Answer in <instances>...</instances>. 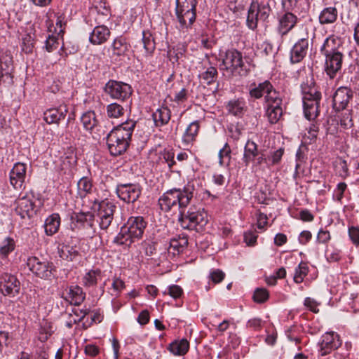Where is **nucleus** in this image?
<instances>
[{"label":"nucleus","instance_id":"obj_1","mask_svg":"<svg viewBox=\"0 0 359 359\" xmlns=\"http://www.w3.org/2000/svg\"><path fill=\"white\" fill-rule=\"evenodd\" d=\"M194 191V187L190 184L184 186L182 189L168 190L159 198L158 203L161 209L165 212L177 207L180 210L179 222L181 226L198 231L207 224L208 214L203 209L195 207L186 210L193 198Z\"/></svg>","mask_w":359,"mask_h":359},{"label":"nucleus","instance_id":"obj_2","mask_svg":"<svg viewBox=\"0 0 359 359\" xmlns=\"http://www.w3.org/2000/svg\"><path fill=\"white\" fill-rule=\"evenodd\" d=\"M135 126L133 121L126 122L116 126L107 135V144L111 155H121L126 151Z\"/></svg>","mask_w":359,"mask_h":359},{"label":"nucleus","instance_id":"obj_3","mask_svg":"<svg viewBox=\"0 0 359 359\" xmlns=\"http://www.w3.org/2000/svg\"><path fill=\"white\" fill-rule=\"evenodd\" d=\"M146 226L147 222L142 217H130L121 227L114 242L129 247L133 243L142 238Z\"/></svg>","mask_w":359,"mask_h":359},{"label":"nucleus","instance_id":"obj_4","mask_svg":"<svg viewBox=\"0 0 359 359\" xmlns=\"http://www.w3.org/2000/svg\"><path fill=\"white\" fill-rule=\"evenodd\" d=\"M222 62L219 64V69L226 76H246L248 69L243 60L241 52L231 48L224 53H219Z\"/></svg>","mask_w":359,"mask_h":359},{"label":"nucleus","instance_id":"obj_5","mask_svg":"<svg viewBox=\"0 0 359 359\" xmlns=\"http://www.w3.org/2000/svg\"><path fill=\"white\" fill-rule=\"evenodd\" d=\"M273 2L274 0H252L247 16V25L250 29L257 28L259 19L265 21L269 17Z\"/></svg>","mask_w":359,"mask_h":359},{"label":"nucleus","instance_id":"obj_6","mask_svg":"<svg viewBox=\"0 0 359 359\" xmlns=\"http://www.w3.org/2000/svg\"><path fill=\"white\" fill-rule=\"evenodd\" d=\"M116 207L107 201H95L91 206V220H96L102 229H106L111 224Z\"/></svg>","mask_w":359,"mask_h":359},{"label":"nucleus","instance_id":"obj_7","mask_svg":"<svg viewBox=\"0 0 359 359\" xmlns=\"http://www.w3.org/2000/svg\"><path fill=\"white\" fill-rule=\"evenodd\" d=\"M27 265L35 276L41 278L50 279L53 276V263L45 258L30 257L27 259Z\"/></svg>","mask_w":359,"mask_h":359},{"label":"nucleus","instance_id":"obj_8","mask_svg":"<svg viewBox=\"0 0 359 359\" xmlns=\"http://www.w3.org/2000/svg\"><path fill=\"white\" fill-rule=\"evenodd\" d=\"M321 99L320 91H304L303 95L304 113L308 120H312L318 115V104Z\"/></svg>","mask_w":359,"mask_h":359},{"label":"nucleus","instance_id":"obj_9","mask_svg":"<svg viewBox=\"0 0 359 359\" xmlns=\"http://www.w3.org/2000/svg\"><path fill=\"white\" fill-rule=\"evenodd\" d=\"M20 282L15 276L4 273L0 276V292L4 296L14 297L20 293Z\"/></svg>","mask_w":359,"mask_h":359},{"label":"nucleus","instance_id":"obj_10","mask_svg":"<svg viewBox=\"0 0 359 359\" xmlns=\"http://www.w3.org/2000/svg\"><path fill=\"white\" fill-rule=\"evenodd\" d=\"M118 198L126 203H134L141 194V187L137 184H120L116 189Z\"/></svg>","mask_w":359,"mask_h":359},{"label":"nucleus","instance_id":"obj_11","mask_svg":"<svg viewBox=\"0 0 359 359\" xmlns=\"http://www.w3.org/2000/svg\"><path fill=\"white\" fill-rule=\"evenodd\" d=\"M298 18L294 13H281L277 18L276 30L279 35H287L296 26Z\"/></svg>","mask_w":359,"mask_h":359},{"label":"nucleus","instance_id":"obj_12","mask_svg":"<svg viewBox=\"0 0 359 359\" xmlns=\"http://www.w3.org/2000/svg\"><path fill=\"white\" fill-rule=\"evenodd\" d=\"M32 198V196L26 195L15 200V210L21 218H31L35 215V205Z\"/></svg>","mask_w":359,"mask_h":359},{"label":"nucleus","instance_id":"obj_13","mask_svg":"<svg viewBox=\"0 0 359 359\" xmlns=\"http://www.w3.org/2000/svg\"><path fill=\"white\" fill-rule=\"evenodd\" d=\"M341 345V341L338 334L334 332H325L320 342V353L325 355L332 351L337 349Z\"/></svg>","mask_w":359,"mask_h":359},{"label":"nucleus","instance_id":"obj_14","mask_svg":"<svg viewBox=\"0 0 359 359\" xmlns=\"http://www.w3.org/2000/svg\"><path fill=\"white\" fill-rule=\"evenodd\" d=\"M27 174V164L15 163L9 172L10 184L15 189H20L23 186Z\"/></svg>","mask_w":359,"mask_h":359},{"label":"nucleus","instance_id":"obj_15","mask_svg":"<svg viewBox=\"0 0 359 359\" xmlns=\"http://www.w3.org/2000/svg\"><path fill=\"white\" fill-rule=\"evenodd\" d=\"M12 62V57L8 55L0 57V86L4 88H9L13 83L11 73Z\"/></svg>","mask_w":359,"mask_h":359},{"label":"nucleus","instance_id":"obj_16","mask_svg":"<svg viewBox=\"0 0 359 359\" xmlns=\"http://www.w3.org/2000/svg\"><path fill=\"white\" fill-rule=\"evenodd\" d=\"M325 69L327 74L332 79L341 69L343 54L341 52H336L333 54L325 55Z\"/></svg>","mask_w":359,"mask_h":359},{"label":"nucleus","instance_id":"obj_17","mask_svg":"<svg viewBox=\"0 0 359 359\" xmlns=\"http://www.w3.org/2000/svg\"><path fill=\"white\" fill-rule=\"evenodd\" d=\"M83 208L79 212H73L69 217L70 228L73 231L83 229L88 224V216L90 212L88 204H82Z\"/></svg>","mask_w":359,"mask_h":359},{"label":"nucleus","instance_id":"obj_18","mask_svg":"<svg viewBox=\"0 0 359 359\" xmlns=\"http://www.w3.org/2000/svg\"><path fill=\"white\" fill-rule=\"evenodd\" d=\"M175 13L180 29H187L196 20V8H175Z\"/></svg>","mask_w":359,"mask_h":359},{"label":"nucleus","instance_id":"obj_19","mask_svg":"<svg viewBox=\"0 0 359 359\" xmlns=\"http://www.w3.org/2000/svg\"><path fill=\"white\" fill-rule=\"evenodd\" d=\"M309 47L307 39L302 38L294 43L290 50V61L292 63L300 62L306 55Z\"/></svg>","mask_w":359,"mask_h":359},{"label":"nucleus","instance_id":"obj_20","mask_svg":"<svg viewBox=\"0 0 359 359\" xmlns=\"http://www.w3.org/2000/svg\"><path fill=\"white\" fill-rule=\"evenodd\" d=\"M62 298L70 304L79 305L84 299V295L81 287L77 285L67 287L62 292Z\"/></svg>","mask_w":359,"mask_h":359},{"label":"nucleus","instance_id":"obj_21","mask_svg":"<svg viewBox=\"0 0 359 359\" xmlns=\"http://www.w3.org/2000/svg\"><path fill=\"white\" fill-rule=\"evenodd\" d=\"M217 73V69L213 67H210L201 75L200 83L203 88H208L209 90L215 88L217 90L219 84L215 81Z\"/></svg>","mask_w":359,"mask_h":359},{"label":"nucleus","instance_id":"obj_22","mask_svg":"<svg viewBox=\"0 0 359 359\" xmlns=\"http://www.w3.org/2000/svg\"><path fill=\"white\" fill-rule=\"evenodd\" d=\"M341 45L340 39L334 36H331L325 40L323 46L320 48V52L324 55L333 54L336 52H341Z\"/></svg>","mask_w":359,"mask_h":359},{"label":"nucleus","instance_id":"obj_23","mask_svg":"<svg viewBox=\"0 0 359 359\" xmlns=\"http://www.w3.org/2000/svg\"><path fill=\"white\" fill-rule=\"evenodd\" d=\"M259 154L260 151L258 150L257 145L253 141L248 140L245 144L243 157L245 165L248 166Z\"/></svg>","mask_w":359,"mask_h":359},{"label":"nucleus","instance_id":"obj_24","mask_svg":"<svg viewBox=\"0 0 359 359\" xmlns=\"http://www.w3.org/2000/svg\"><path fill=\"white\" fill-rule=\"evenodd\" d=\"M351 96L352 91H335L332 97L334 108L338 111L345 109Z\"/></svg>","mask_w":359,"mask_h":359},{"label":"nucleus","instance_id":"obj_25","mask_svg":"<svg viewBox=\"0 0 359 359\" xmlns=\"http://www.w3.org/2000/svg\"><path fill=\"white\" fill-rule=\"evenodd\" d=\"M60 226V217L57 213L49 215L45 220V233L48 236H53L57 232Z\"/></svg>","mask_w":359,"mask_h":359},{"label":"nucleus","instance_id":"obj_26","mask_svg":"<svg viewBox=\"0 0 359 359\" xmlns=\"http://www.w3.org/2000/svg\"><path fill=\"white\" fill-rule=\"evenodd\" d=\"M199 128L200 125L198 121H195L188 126L182 138L184 146L189 145L196 140Z\"/></svg>","mask_w":359,"mask_h":359},{"label":"nucleus","instance_id":"obj_27","mask_svg":"<svg viewBox=\"0 0 359 359\" xmlns=\"http://www.w3.org/2000/svg\"><path fill=\"white\" fill-rule=\"evenodd\" d=\"M170 110L168 107H161L152 114L154 125L161 127L168 123L170 119Z\"/></svg>","mask_w":359,"mask_h":359},{"label":"nucleus","instance_id":"obj_28","mask_svg":"<svg viewBox=\"0 0 359 359\" xmlns=\"http://www.w3.org/2000/svg\"><path fill=\"white\" fill-rule=\"evenodd\" d=\"M109 30L105 26H97L91 32V43L101 44L107 41Z\"/></svg>","mask_w":359,"mask_h":359},{"label":"nucleus","instance_id":"obj_29","mask_svg":"<svg viewBox=\"0 0 359 359\" xmlns=\"http://www.w3.org/2000/svg\"><path fill=\"white\" fill-rule=\"evenodd\" d=\"M90 193V180L88 177H83L78 182V194L81 200V204L90 203L88 194Z\"/></svg>","mask_w":359,"mask_h":359},{"label":"nucleus","instance_id":"obj_30","mask_svg":"<svg viewBox=\"0 0 359 359\" xmlns=\"http://www.w3.org/2000/svg\"><path fill=\"white\" fill-rule=\"evenodd\" d=\"M189 348V343L186 339L172 342L168 347L169 351L175 355H184Z\"/></svg>","mask_w":359,"mask_h":359},{"label":"nucleus","instance_id":"obj_31","mask_svg":"<svg viewBox=\"0 0 359 359\" xmlns=\"http://www.w3.org/2000/svg\"><path fill=\"white\" fill-rule=\"evenodd\" d=\"M66 112L67 109H65L63 111L62 108H60V109H48L44 113L43 118L45 121L48 124L57 123L60 120L65 118Z\"/></svg>","mask_w":359,"mask_h":359},{"label":"nucleus","instance_id":"obj_32","mask_svg":"<svg viewBox=\"0 0 359 359\" xmlns=\"http://www.w3.org/2000/svg\"><path fill=\"white\" fill-rule=\"evenodd\" d=\"M338 15L337 10L334 7L324 8L319 15L320 24H330L336 21Z\"/></svg>","mask_w":359,"mask_h":359},{"label":"nucleus","instance_id":"obj_33","mask_svg":"<svg viewBox=\"0 0 359 359\" xmlns=\"http://www.w3.org/2000/svg\"><path fill=\"white\" fill-rule=\"evenodd\" d=\"M16 247V241L12 237H6L0 243V256L6 257Z\"/></svg>","mask_w":359,"mask_h":359},{"label":"nucleus","instance_id":"obj_34","mask_svg":"<svg viewBox=\"0 0 359 359\" xmlns=\"http://www.w3.org/2000/svg\"><path fill=\"white\" fill-rule=\"evenodd\" d=\"M142 43L145 52V55L148 56L153 53L155 50L156 46L154 37L149 32H142Z\"/></svg>","mask_w":359,"mask_h":359},{"label":"nucleus","instance_id":"obj_35","mask_svg":"<svg viewBox=\"0 0 359 359\" xmlns=\"http://www.w3.org/2000/svg\"><path fill=\"white\" fill-rule=\"evenodd\" d=\"M188 245V238L187 236H179L177 238H173L170 242L169 250L173 249V254L180 253L183 251Z\"/></svg>","mask_w":359,"mask_h":359},{"label":"nucleus","instance_id":"obj_36","mask_svg":"<svg viewBox=\"0 0 359 359\" xmlns=\"http://www.w3.org/2000/svg\"><path fill=\"white\" fill-rule=\"evenodd\" d=\"M245 102L243 100H231L228 103V111L234 116H240L243 114L244 111Z\"/></svg>","mask_w":359,"mask_h":359},{"label":"nucleus","instance_id":"obj_37","mask_svg":"<svg viewBox=\"0 0 359 359\" xmlns=\"http://www.w3.org/2000/svg\"><path fill=\"white\" fill-rule=\"evenodd\" d=\"M76 250L73 247L62 244L58 246V253L60 257L66 260H72L76 255Z\"/></svg>","mask_w":359,"mask_h":359},{"label":"nucleus","instance_id":"obj_38","mask_svg":"<svg viewBox=\"0 0 359 359\" xmlns=\"http://www.w3.org/2000/svg\"><path fill=\"white\" fill-rule=\"evenodd\" d=\"M107 112L109 117L118 118L124 114L123 107L118 103H111L107 106Z\"/></svg>","mask_w":359,"mask_h":359},{"label":"nucleus","instance_id":"obj_39","mask_svg":"<svg viewBox=\"0 0 359 359\" xmlns=\"http://www.w3.org/2000/svg\"><path fill=\"white\" fill-rule=\"evenodd\" d=\"M53 332L52 325L50 323L44 321L41 324L39 330V339L41 342H45Z\"/></svg>","mask_w":359,"mask_h":359},{"label":"nucleus","instance_id":"obj_40","mask_svg":"<svg viewBox=\"0 0 359 359\" xmlns=\"http://www.w3.org/2000/svg\"><path fill=\"white\" fill-rule=\"evenodd\" d=\"M309 272V267L306 263L300 262L297 268L295 269L294 275V281L297 283H300L304 280V277Z\"/></svg>","mask_w":359,"mask_h":359},{"label":"nucleus","instance_id":"obj_41","mask_svg":"<svg viewBox=\"0 0 359 359\" xmlns=\"http://www.w3.org/2000/svg\"><path fill=\"white\" fill-rule=\"evenodd\" d=\"M266 93L265 100L267 107L281 105L282 99L279 95L278 91H266Z\"/></svg>","mask_w":359,"mask_h":359},{"label":"nucleus","instance_id":"obj_42","mask_svg":"<svg viewBox=\"0 0 359 359\" xmlns=\"http://www.w3.org/2000/svg\"><path fill=\"white\" fill-rule=\"evenodd\" d=\"M283 110L280 106L267 107L266 114L271 123H276L282 116Z\"/></svg>","mask_w":359,"mask_h":359},{"label":"nucleus","instance_id":"obj_43","mask_svg":"<svg viewBox=\"0 0 359 359\" xmlns=\"http://www.w3.org/2000/svg\"><path fill=\"white\" fill-rule=\"evenodd\" d=\"M231 160V149L227 143L219 151V162L221 165H228Z\"/></svg>","mask_w":359,"mask_h":359},{"label":"nucleus","instance_id":"obj_44","mask_svg":"<svg viewBox=\"0 0 359 359\" xmlns=\"http://www.w3.org/2000/svg\"><path fill=\"white\" fill-rule=\"evenodd\" d=\"M113 54L121 56L128 50V46L121 39H116L112 44Z\"/></svg>","mask_w":359,"mask_h":359},{"label":"nucleus","instance_id":"obj_45","mask_svg":"<svg viewBox=\"0 0 359 359\" xmlns=\"http://www.w3.org/2000/svg\"><path fill=\"white\" fill-rule=\"evenodd\" d=\"M281 5L285 13L297 12L299 0H282Z\"/></svg>","mask_w":359,"mask_h":359},{"label":"nucleus","instance_id":"obj_46","mask_svg":"<svg viewBox=\"0 0 359 359\" xmlns=\"http://www.w3.org/2000/svg\"><path fill=\"white\" fill-rule=\"evenodd\" d=\"M284 154V149L283 148H280L276 151L272 152L270 155L268 156L269 161V167L276 165L280 163L282 156Z\"/></svg>","mask_w":359,"mask_h":359},{"label":"nucleus","instance_id":"obj_47","mask_svg":"<svg viewBox=\"0 0 359 359\" xmlns=\"http://www.w3.org/2000/svg\"><path fill=\"white\" fill-rule=\"evenodd\" d=\"M58 38L54 35H48L45 41V49L48 52H53L56 50L58 47Z\"/></svg>","mask_w":359,"mask_h":359},{"label":"nucleus","instance_id":"obj_48","mask_svg":"<svg viewBox=\"0 0 359 359\" xmlns=\"http://www.w3.org/2000/svg\"><path fill=\"white\" fill-rule=\"evenodd\" d=\"M163 159L168 164L170 170H173V167L175 164V154L171 150L164 149L161 154Z\"/></svg>","mask_w":359,"mask_h":359},{"label":"nucleus","instance_id":"obj_49","mask_svg":"<svg viewBox=\"0 0 359 359\" xmlns=\"http://www.w3.org/2000/svg\"><path fill=\"white\" fill-rule=\"evenodd\" d=\"M269 298V292L266 289L257 288L253 294L254 301L257 303H263Z\"/></svg>","mask_w":359,"mask_h":359},{"label":"nucleus","instance_id":"obj_50","mask_svg":"<svg viewBox=\"0 0 359 359\" xmlns=\"http://www.w3.org/2000/svg\"><path fill=\"white\" fill-rule=\"evenodd\" d=\"M130 88L127 83L111 80L106 84L104 90H123L126 88L130 89Z\"/></svg>","mask_w":359,"mask_h":359},{"label":"nucleus","instance_id":"obj_51","mask_svg":"<svg viewBox=\"0 0 359 359\" xmlns=\"http://www.w3.org/2000/svg\"><path fill=\"white\" fill-rule=\"evenodd\" d=\"M109 94L114 99L124 101L130 97L132 93L131 91H109Z\"/></svg>","mask_w":359,"mask_h":359},{"label":"nucleus","instance_id":"obj_52","mask_svg":"<svg viewBox=\"0 0 359 359\" xmlns=\"http://www.w3.org/2000/svg\"><path fill=\"white\" fill-rule=\"evenodd\" d=\"M252 163L253 168H260L263 163L266 164L267 168H269L268 156H266V155L263 153L262 151H260V154L255 158V160H254Z\"/></svg>","mask_w":359,"mask_h":359},{"label":"nucleus","instance_id":"obj_53","mask_svg":"<svg viewBox=\"0 0 359 359\" xmlns=\"http://www.w3.org/2000/svg\"><path fill=\"white\" fill-rule=\"evenodd\" d=\"M340 125L344 128H350L353 126L352 118L350 112L346 111L341 114L340 118Z\"/></svg>","mask_w":359,"mask_h":359},{"label":"nucleus","instance_id":"obj_54","mask_svg":"<svg viewBox=\"0 0 359 359\" xmlns=\"http://www.w3.org/2000/svg\"><path fill=\"white\" fill-rule=\"evenodd\" d=\"M315 86L313 76L310 74L307 75L301 84L302 90H311Z\"/></svg>","mask_w":359,"mask_h":359},{"label":"nucleus","instance_id":"obj_55","mask_svg":"<svg viewBox=\"0 0 359 359\" xmlns=\"http://www.w3.org/2000/svg\"><path fill=\"white\" fill-rule=\"evenodd\" d=\"M319 128L316 124H311L307 130V134H305V137L308 138L310 142L314 141L318 135Z\"/></svg>","mask_w":359,"mask_h":359},{"label":"nucleus","instance_id":"obj_56","mask_svg":"<svg viewBox=\"0 0 359 359\" xmlns=\"http://www.w3.org/2000/svg\"><path fill=\"white\" fill-rule=\"evenodd\" d=\"M197 0H176L177 8H196Z\"/></svg>","mask_w":359,"mask_h":359},{"label":"nucleus","instance_id":"obj_57","mask_svg":"<svg viewBox=\"0 0 359 359\" xmlns=\"http://www.w3.org/2000/svg\"><path fill=\"white\" fill-rule=\"evenodd\" d=\"M224 277H225L224 273L219 269L214 270L210 274V279L215 283H220L222 280H223Z\"/></svg>","mask_w":359,"mask_h":359},{"label":"nucleus","instance_id":"obj_58","mask_svg":"<svg viewBox=\"0 0 359 359\" xmlns=\"http://www.w3.org/2000/svg\"><path fill=\"white\" fill-rule=\"evenodd\" d=\"M168 294L172 297L177 299L181 297L182 289L179 285H173L168 287Z\"/></svg>","mask_w":359,"mask_h":359},{"label":"nucleus","instance_id":"obj_59","mask_svg":"<svg viewBox=\"0 0 359 359\" xmlns=\"http://www.w3.org/2000/svg\"><path fill=\"white\" fill-rule=\"evenodd\" d=\"M304 306H306L310 311H311L313 313H318L319 309H318V304L317 302L310 297H306L304 299Z\"/></svg>","mask_w":359,"mask_h":359},{"label":"nucleus","instance_id":"obj_60","mask_svg":"<svg viewBox=\"0 0 359 359\" xmlns=\"http://www.w3.org/2000/svg\"><path fill=\"white\" fill-rule=\"evenodd\" d=\"M348 234L353 243L359 245V228L353 226L349 228Z\"/></svg>","mask_w":359,"mask_h":359},{"label":"nucleus","instance_id":"obj_61","mask_svg":"<svg viewBox=\"0 0 359 359\" xmlns=\"http://www.w3.org/2000/svg\"><path fill=\"white\" fill-rule=\"evenodd\" d=\"M273 85L268 80H266L263 82H260L257 86L255 83H254V86L252 87L250 90H273Z\"/></svg>","mask_w":359,"mask_h":359},{"label":"nucleus","instance_id":"obj_62","mask_svg":"<svg viewBox=\"0 0 359 359\" xmlns=\"http://www.w3.org/2000/svg\"><path fill=\"white\" fill-rule=\"evenodd\" d=\"M330 239V235L328 231L320 229L317 236V241L320 243H325Z\"/></svg>","mask_w":359,"mask_h":359},{"label":"nucleus","instance_id":"obj_63","mask_svg":"<svg viewBox=\"0 0 359 359\" xmlns=\"http://www.w3.org/2000/svg\"><path fill=\"white\" fill-rule=\"evenodd\" d=\"M257 236L253 232L249 231L244 234V241L248 245H253L257 241Z\"/></svg>","mask_w":359,"mask_h":359},{"label":"nucleus","instance_id":"obj_64","mask_svg":"<svg viewBox=\"0 0 359 359\" xmlns=\"http://www.w3.org/2000/svg\"><path fill=\"white\" fill-rule=\"evenodd\" d=\"M103 320V315L100 309L91 311V322L100 323Z\"/></svg>","mask_w":359,"mask_h":359}]
</instances>
